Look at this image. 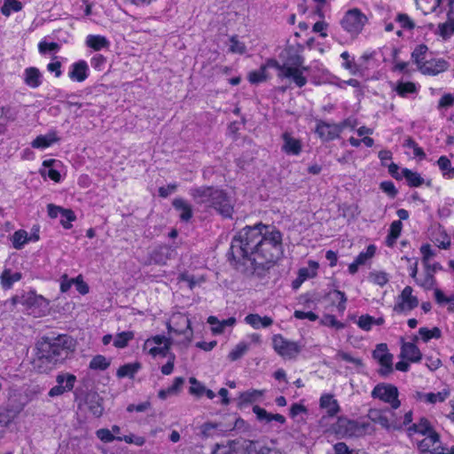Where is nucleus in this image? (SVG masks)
I'll list each match as a JSON object with an SVG mask.
<instances>
[{"label": "nucleus", "mask_w": 454, "mask_h": 454, "mask_svg": "<svg viewBox=\"0 0 454 454\" xmlns=\"http://www.w3.org/2000/svg\"><path fill=\"white\" fill-rule=\"evenodd\" d=\"M331 296V299L333 302H338L337 309L338 311L340 313H343L346 309V302H347V297L345 294L339 290H334L329 294Z\"/></svg>", "instance_id": "48"}, {"label": "nucleus", "mask_w": 454, "mask_h": 454, "mask_svg": "<svg viewBox=\"0 0 454 454\" xmlns=\"http://www.w3.org/2000/svg\"><path fill=\"white\" fill-rule=\"evenodd\" d=\"M372 356L380 364L379 373L383 377L388 376L393 372V356L388 352L387 344H378Z\"/></svg>", "instance_id": "11"}, {"label": "nucleus", "mask_w": 454, "mask_h": 454, "mask_svg": "<svg viewBox=\"0 0 454 454\" xmlns=\"http://www.w3.org/2000/svg\"><path fill=\"white\" fill-rule=\"evenodd\" d=\"M400 356L409 360L410 362L417 363L421 360L422 354L415 343L403 342Z\"/></svg>", "instance_id": "20"}, {"label": "nucleus", "mask_w": 454, "mask_h": 454, "mask_svg": "<svg viewBox=\"0 0 454 454\" xmlns=\"http://www.w3.org/2000/svg\"><path fill=\"white\" fill-rule=\"evenodd\" d=\"M74 349L75 340L67 335L43 340L37 344L36 366L41 372L51 370L69 358Z\"/></svg>", "instance_id": "1"}, {"label": "nucleus", "mask_w": 454, "mask_h": 454, "mask_svg": "<svg viewBox=\"0 0 454 454\" xmlns=\"http://www.w3.org/2000/svg\"><path fill=\"white\" fill-rule=\"evenodd\" d=\"M319 406L321 409L325 410L330 417H334L340 411V405L338 401L331 394H324L319 400Z\"/></svg>", "instance_id": "21"}, {"label": "nucleus", "mask_w": 454, "mask_h": 454, "mask_svg": "<svg viewBox=\"0 0 454 454\" xmlns=\"http://www.w3.org/2000/svg\"><path fill=\"white\" fill-rule=\"evenodd\" d=\"M109 365L110 361L101 355L94 356L90 363V368L93 370H106Z\"/></svg>", "instance_id": "51"}, {"label": "nucleus", "mask_w": 454, "mask_h": 454, "mask_svg": "<svg viewBox=\"0 0 454 454\" xmlns=\"http://www.w3.org/2000/svg\"><path fill=\"white\" fill-rule=\"evenodd\" d=\"M389 411L380 409H370L367 413L368 419L375 424H379L386 430H399L402 425L396 419L388 417Z\"/></svg>", "instance_id": "12"}, {"label": "nucleus", "mask_w": 454, "mask_h": 454, "mask_svg": "<svg viewBox=\"0 0 454 454\" xmlns=\"http://www.w3.org/2000/svg\"><path fill=\"white\" fill-rule=\"evenodd\" d=\"M174 252V249L168 246H160L152 252L151 260L156 264H166Z\"/></svg>", "instance_id": "24"}, {"label": "nucleus", "mask_w": 454, "mask_h": 454, "mask_svg": "<svg viewBox=\"0 0 454 454\" xmlns=\"http://www.w3.org/2000/svg\"><path fill=\"white\" fill-rule=\"evenodd\" d=\"M85 43L88 47L93 49L94 51H100L102 49L108 48L110 45L107 38L100 35H89L86 37Z\"/></svg>", "instance_id": "30"}, {"label": "nucleus", "mask_w": 454, "mask_h": 454, "mask_svg": "<svg viewBox=\"0 0 454 454\" xmlns=\"http://www.w3.org/2000/svg\"><path fill=\"white\" fill-rule=\"evenodd\" d=\"M59 140L55 132H50L46 135L38 136L31 143L32 147L37 149H45Z\"/></svg>", "instance_id": "31"}, {"label": "nucleus", "mask_w": 454, "mask_h": 454, "mask_svg": "<svg viewBox=\"0 0 454 454\" xmlns=\"http://www.w3.org/2000/svg\"><path fill=\"white\" fill-rule=\"evenodd\" d=\"M21 304L27 307H47L49 301L42 295L36 294L34 291H29L21 295Z\"/></svg>", "instance_id": "26"}, {"label": "nucleus", "mask_w": 454, "mask_h": 454, "mask_svg": "<svg viewBox=\"0 0 454 454\" xmlns=\"http://www.w3.org/2000/svg\"><path fill=\"white\" fill-rule=\"evenodd\" d=\"M315 132L323 141H332L340 137V127L337 123L319 121Z\"/></svg>", "instance_id": "16"}, {"label": "nucleus", "mask_w": 454, "mask_h": 454, "mask_svg": "<svg viewBox=\"0 0 454 454\" xmlns=\"http://www.w3.org/2000/svg\"><path fill=\"white\" fill-rule=\"evenodd\" d=\"M409 431L410 433H419L423 435L429 434L431 432H435L432 428L429 421L425 418L420 419V420L418 423L412 424L409 427Z\"/></svg>", "instance_id": "36"}, {"label": "nucleus", "mask_w": 454, "mask_h": 454, "mask_svg": "<svg viewBox=\"0 0 454 454\" xmlns=\"http://www.w3.org/2000/svg\"><path fill=\"white\" fill-rule=\"evenodd\" d=\"M419 335L424 342L429 341L431 339H439L442 336V332L438 327L428 329L421 327L419 330Z\"/></svg>", "instance_id": "45"}, {"label": "nucleus", "mask_w": 454, "mask_h": 454, "mask_svg": "<svg viewBox=\"0 0 454 454\" xmlns=\"http://www.w3.org/2000/svg\"><path fill=\"white\" fill-rule=\"evenodd\" d=\"M179 281L185 282L190 289L194 288L197 285L204 282L203 278H196L194 276L188 274H181L178 278Z\"/></svg>", "instance_id": "58"}, {"label": "nucleus", "mask_w": 454, "mask_h": 454, "mask_svg": "<svg viewBox=\"0 0 454 454\" xmlns=\"http://www.w3.org/2000/svg\"><path fill=\"white\" fill-rule=\"evenodd\" d=\"M244 321L254 329L268 328L273 324V319L270 317H261L259 314H248Z\"/></svg>", "instance_id": "25"}, {"label": "nucleus", "mask_w": 454, "mask_h": 454, "mask_svg": "<svg viewBox=\"0 0 454 454\" xmlns=\"http://www.w3.org/2000/svg\"><path fill=\"white\" fill-rule=\"evenodd\" d=\"M168 333L180 336L181 339L176 342L188 346L192 340L193 331L191 326L189 317L180 312L174 313L170 319L167 322Z\"/></svg>", "instance_id": "6"}, {"label": "nucleus", "mask_w": 454, "mask_h": 454, "mask_svg": "<svg viewBox=\"0 0 454 454\" xmlns=\"http://www.w3.org/2000/svg\"><path fill=\"white\" fill-rule=\"evenodd\" d=\"M395 90L400 97L405 98L409 94L417 93L418 87L412 82H398L395 85Z\"/></svg>", "instance_id": "35"}, {"label": "nucleus", "mask_w": 454, "mask_h": 454, "mask_svg": "<svg viewBox=\"0 0 454 454\" xmlns=\"http://www.w3.org/2000/svg\"><path fill=\"white\" fill-rule=\"evenodd\" d=\"M427 52L428 48L426 44L417 45L413 51L411 52V59L413 63L416 65L418 70L419 69V67H421L425 63V61L428 59Z\"/></svg>", "instance_id": "33"}, {"label": "nucleus", "mask_w": 454, "mask_h": 454, "mask_svg": "<svg viewBox=\"0 0 454 454\" xmlns=\"http://www.w3.org/2000/svg\"><path fill=\"white\" fill-rule=\"evenodd\" d=\"M269 227L268 225L258 223L253 227L247 226L239 231L231 241V253L233 258L236 260L253 258L262 240L265 228Z\"/></svg>", "instance_id": "2"}, {"label": "nucleus", "mask_w": 454, "mask_h": 454, "mask_svg": "<svg viewBox=\"0 0 454 454\" xmlns=\"http://www.w3.org/2000/svg\"><path fill=\"white\" fill-rule=\"evenodd\" d=\"M302 61L300 58L297 59L295 67L287 64L280 65L274 59H269L267 63L262 66L258 70L250 72L247 78L251 83L262 82L268 78L267 68L274 67L278 71V77L290 78L298 87L301 88L307 82L306 77L302 74V70L299 67Z\"/></svg>", "instance_id": "4"}, {"label": "nucleus", "mask_w": 454, "mask_h": 454, "mask_svg": "<svg viewBox=\"0 0 454 454\" xmlns=\"http://www.w3.org/2000/svg\"><path fill=\"white\" fill-rule=\"evenodd\" d=\"M207 323L212 325V332L215 334H221L226 327H231L236 324V318L231 317L224 320H218L216 317L210 316Z\"/></svg>", "instance_id": "27"}, {"label": "nucleus", "mask_w": 454, "mask_h": 454, "mask_svg": "<svg viewBox=\"0 0 454 454\" xmlns=\"http://www.w3.org/2000/svg\"><path fill=\"white\" fill-rule=\"evenodd\" d=\"M19 411L10 407L0 408V426H8L18 415Z\"/></svg>", "instance_id": "41"}, {"label": "nucleus", "mask_w": 454, "mask_h": 454, "mask_svg": "<svg viewBox=\"0 0 454 454\" xmlns=\"http://www.w3.org/2000/svg\"><path fill=\"white\" fill-rule=\"evenodd\" d=\"M403 176L407 180L410 186L419 187L423 184L424 178L418 173L408 168H403Z\"/></svg>", "instance_id": "40"}, {"label": "nucleus", "mask_w": 454, "mask_h": 454, "mask_svg": "<svg viewBox=\"0 0 454 454\" xmlns=\"http://www.w3.org/2000/svg\"><path fill=\"white\" fill-rule=\"evenodd\" d=\"M422 261L426 267H429V261L435 255L434 251L429 244H424L420 247Z\"/></svg>", "instance_id": "56"}, {"label": "nucleus", "mask_w": 454, "mask_h": 454, "mask_svg": "<svg viewBox=\"0 0 454 454\" xmlns=\"http://www.w3.org/2000/svg\"><path fill=\"white\" fill-rule=\"evenodd\" d=\"M89 76V66L85 60H79L70 66L68 77L77 82H84Z\"/></svg>", "instance_id": "17"}, {"label": "nucleus", "mask_w": 454, "mask_h": 454, "mask_svg": "<svg viewBox=\"0 0 454 454\" xmlns=\"http://www.w3.org/2000/svg\"><path fill=\"white\" fill-rule=\"evenodd\" d=\"M193 200L206 207H214L223 217H231L233 206L227 195L218 189L210 186H201L190 190Z\"/></svg>", "instance_id": "3"}, {"label": "nucleus", "mask_w": 454, "mask_h": 454, "mask_svg": "<svg viewBox=\"0 0 454 454\" xmlns=\"http://www.w3.org/2000/svg\"><path fill=\"white\" fill-rule=\"evenodd\" d=\"M282 151L288 155H299L302 150L301 141L293 137L290 133L285 132L282 135Z\"/></svg>", "instance_id": "18"}, {"label": "nucleus", "mask_w": 454, "mask_h": 454, "mask_svg": "<svg viewBox=\"0 0 454 454\" xmlns=\"http://www.w3.org/2000/svg\"><path fill=\"white\" fill-rule=\"evenodd\" d=\"M190 383L192 387H190V393L192 395L201 396L204 395V391H206L205 386L200 384L195 378H190Z\"/></svg>", "instance_id": "63"}, {"label": "nucleus", "mask_w": 454, "mask_h": 454, "mask_svg": "<svg viewBox=\"0 0 454 454\" xmlns=\"http://www.w3.org/2000/svg\"><path fill=\"white\" fill-rule=\"evenodd\" d=\"M139 369H140L139 363L126 364L118 369L116 374L119 378H124V377L133 378L134 375L137 372V371Z\"/></svg>", "instance_id": "43"}, {"label": "nucleus", "mask_w": 454, "mask_h": 454, "mask_svg": "<svg viewBox=\"0 0 454 454\" xmlns=\"http://www.w3.org/2000/svg\"><path fill=\"white\" fill-rule=\"evenodd\" d=\"M61 219L60 223L63 226V228L68 230L72 227V222L75 221L76 216L73 210L63 208L62 214H61Z\"/></svg>", "instance_id": "52"}, {"label": "nucleus", "mask_w": 454, "mask_h": 454, "mask_svg": "<svg viewBox=\"0 0 454 454\" xmlns=\"http://www.w3.org/2000/svg\"><path fill=\"white\" fill-rule=\"evenodd\" d=\"M253 411L256 416V419L264 423H270L271 421H276L279 424H284L286 422V418L281 414H272L268 412L265 409L254 405L253 407Z\"/></svg>", "instance_id": "23"}, {"label": "nucleus", "mask_w": 454, "mask_h": 454, "mask_svg": "<svg viewBox=\"0 0 454 454\" xmlns=\"http://www.w3.org/2000/svg\"><path fill=\"white\" fill-rule=\"evenodd\" d=\"M30 239L31 238H28L27 232L24 230L15 231L11 239L15 249H21Z\"/></svg>", "instance_id": "39"}, {"label": "nucleus", "mask_w": 454, "mask_h": 454, "mask_svg": "<svg viewBox=\"0 0 454 454\" xmlns=\"http://www.w3.org/2000/svg\"><path fill=\"white\" fill-rule=\"evenodd\" d=\"M450 68V63L442 58H430L419 67V71L424 75L436 76Z\"/></svg>", "instance_id": "13"}, {"label": "nucleus", "mask_w": 454, "mask_h": 454, "mask_svg": "<svg viewBox=\"0 0 454 454\" xmlns=\"http://www.w3.org/2000/svg\"><path fill=\"white\" fill-rule=\"evenodd\" d=\"M173 207L179 212V216L183 221H189L192 216V207L183 199H175Z\"/></svg>", "instance_id": "32"}, {"label": "nucleus", "mask_w": 454, "mask_h": 454, "mask_svg": "<svg viewBox=\"0 0 454 454\" xmlns=\"http://www.w3.org/2000/svg\"><path fill=\"white\" fill-rule=\"evenodd\" d=\"M450 395L448 388H443L438 393H427L423 395L424 400L429 403L444 402Z\"/></svg>", "instance_id": "38"}, {"label": "nucleus", "mask_w": 454, "mask_h": 454, "mask_svg": "<svg viewBox=\"0 0 454 454\" xmlns=\"http://www.w3.org/2000/svg\"><path fill=\"white\" fill-rule=\"evenodd\" d=\"M20 273L16 272L14 274H12L10 270H5L3 271L1 275V284L4 288L10 289L13 283L20 280Z\"/></svg>", "instance_id": "42"}, {"label": "nucleus", "mask_w": 454, "mask_h": 454, "mask_svg": "<svg viewBox=\"0 0 454 454\" xmlns=\"http://www.w3.org/2000/svg\"><path fill=\"white\" fill-rule=\"evenodd\" d=\"M373 325L374 317L369 315L361 316L357 321V325L364 331H370Z\"/></svg>", "instance_id": "61"}, {"label": "nucleus", "mask_w": 454, "mask_h": 454, "mask_svg": "<svg viewBox=\"0 0 454 454\" xmlns=\"http://www.w3.org/2000/svg\"><path fill=\"white\" fill-rule=\"evenodd\" d=\"M249 349V344L245 341L239 342L228 354V358L231 361H237L243 356Z\"/></svg>", "instance_id": "44"}, {"label": "nucleus", "mask_w": 454, "mask_h": 454, "mask_svg": "<svg viewBox=\"0 0 454 454\" xmlns=\"http://www.w3.org/2000/svg\"><path fill=\"white\" fill-rule=\"evenodd\" d=\"M282 254V234L275 227L265 228L262 240L251 260L260 264L278 260Z\"/></svg>", "instance_id": "5"}, {"label": "nucleus", "mask_w": 454, "mask_h": 454, "mask_svg": "<svg viewBox=\"0 0 454 454\" xmlns=\"http://www.w3.org/2000/svg\"><path fill=\"white\" fill-rule=\"evenodd\" d=\"M134 338V333L132 332H122L116 335L114 345L118 348H125L129 341Z\"/></svg>", "instance_id": "49"}, {"label": "nucleus", "mask_w": 454, "mask_h": 454, "mask_svg": "<svg viewBox=\"0 0 454 454\" xmlns=\"http://www.w3.org/2000/svg\"><path fill=\"white\" fill-rule=\"evenodd\" d=\"M265 394V390L262 389H248L241 392L238 398L239 406H247L260 401Z\"/></svg>", "instance_id": "22"}, {"label": "nucleus", "mask_w": 454, "mask_h": 454, "mask_svg": "<svg viewBox=\"0 0 454 454\" xmlns=\"http://www.w3.org/2000/svg\"><path fill=\"white\" fill-rule=\"evenodd\" d=\"M229 50L232 53L243 54L246 51V45L239 42L237 36H231L230 39Z\"/></svg>", "instance_id": "59"}, {"label": "nucleus", "mask_w": 454, "mask_h": 454, "mask_svg": "<svg viewBox=\"0 0 454 454\" xmlns=\"http://www.w3.org/2000/svg\"><path fill=\"white\" fill-rule=\"evenodd\" d=\"M171 345H168V343L165 344V346H150L149 348V354L153 356H167L168 354V351L170 349Z\"/></svg>", "instance_id": "62"}, {"label": "nucleus", "mask_w": 454, "mask_h": 454, "mask_svg": "<svg viewBox=\"0 0 454 454\" xmlns=\"http://www.w3.org/2000/svg\"><path fill=\"white\" fill-rule=\"evenodd\" d=\"M440 445L439 434L436 432H431L419 442V449L424 454H432L435 449H443Z\"/></svg>", "instance_id": "19"}, {"label": "nucleus", "mask_w": 454, "mask_h": 454, "mask_svg": "<svg viewBox=\"0 0 454 454\" xmlns=\"http://www.w3.org/2000/svg\"><path fill=\"white\" fill-rule=\"evenodd\" d=\"M437 165L441 171L442 172L443 176L447 178L454 177V168L451 167V162L446 156H441L437 160Z\"/></svg>", "instance_id": "46"}, {"label": "nucleus", "mask_w": 454, "mask_h": 454, "mask_svg": "<svg viewBox=\"0 0 454 454\" xmlns=\"http://www.w3.org/2000/svg\"><path fill=\"white\" fill-rule=\"evenodd\" d=\"M22 9V4L17 0H4L1 7V12L5 17H9L12 12H19Z\"/></svg>", "instance_id": "47"}, {"label": "nucleus", "mask_w": 454, "mask_h": 454, "mask_svg": "<svg viewBox=\"0 0 454 454\" xmlns=\"http://www.w3.org/2000/svg\"><path fill=\"white\" fill-rule=\"evenodd\" d=\"M24 82L30 88L35 89L42 83V74L36 67H27L24 71Z\"/></svg>", "instance_id": "28"}, {"label": "nucleus", "mask_w": 454, "mask_h": 454, "mask_svg": "<svg viewBox=\"0 0 454 454\" xmlns=\"http://www.w3.org/2000/svg\"><path fill=\"white\" fill-rule=\"evenodd\" d=\"M372 396L390 405L394 410L401 406L398 388L389 383H380L372 391Z\"/></svg>", "instance_id": "9"}, {"label": "nucleus", "mask_w": 454, "mask_h": 454, "mask_svg": "<svg viewBox=\"0 0 454 454\" xmlns=\"http://www.w3.org/2000/svg\"><path fill=\"white\" fill-rule=\"evenodd\" d=\"M375 250V247L370 245L365 252H361L355 259L356 261V263H359L360 265L364 264L367 260L371 259L374 255Z\"/></svg>", "instance_id": "60"}, {"label": "nucleus", "mask_w": 454, "mask_h": 454, "mask_svg": "<svg viewBox=\"0 0 454 454\" xmlns=\"http://www.w3.org/2000/svg\"><path fill=\"white\" fill-rule=\"evenodd\" d=\"M395 20L404 29L411 30L415 27V23L413 20L405 13L397 14Z\"/></svg>", "instance_id": "57"}, {"label": "nucleus", "mask_w": 454, "mask_h": 454, "mask_svg": "<svg viewBox=\"0 0 454 454\" xmlns=\"http://www.w3.org/2000/svg\"><path fill=\"white\" fill-rule=\"evenodd\" d=\"M56 381L58 385L51 387L49 391V395L51 397L72 390L76 381V377L71 373H60L57 376Z\"/></svg>", "instance_id": "15"}, {"label": "nucleus", "mask_w": 454, "mask_h": 454, "mask_svg": "<svg viewBox=\"0 0 454 454\" xmlns=\"http://www.w3.org/2000/svg\"><path fill=\"white\" fill-rule=\"evenodd\" d=\"M344 428L348 435L354 437H361L374 432L373 426L364 420H346Z\"/></svg>", "instance_id": "14"}, {"label": "nucleus", "mask_w": 454, "mask_h": 454, "mask_svg": "<svg viewBox=\"0 0 454 454\" xmlns=\"http://www.w3.org/2000/svg\"><path fill=\"white\" fill-rule=\"evenodd\" d=\"M97 436L104 442H111L116 440V437L109 429L101 428L96 432Z\"/></svg>", "instance_id": "64"}, {"label": "nucleus", "mask_w": 454, "mask_h": 454, "mask_svg": "<svg viewBox=\"0 0 454 454\" xmlns=\"http://www.w3.org/2000/svg\"><path fill=\"white\" fill-rule=\"evenodd\" d=\"M419 299L413 294V289L410 286H405L395 298L394 311L398 314H408L419 306Z\"/></svg>", "instance_id": "10"}, {"label": "nucleus", "mask_w": 454, "mask_h": 454, "mask_svg": "<svg viewBox=\"0 0 454 454\" xmlns=\"http://www.w3.org/2000/svg\"><path fill=\"white\" fill-rule=\"evenodd\" d=\"M404 146L412 150L414 157H419L420 159L425 158L426 154L423 149L419 147L412 138L408 137L404 142Z\"/></svg>", "instance_id": "55"}, {"label": "nucleus", "mask_w": 454, "mask_h": 454, "mask_svg": "<svg viewBox=\"0 0 454 454\" xmlns=\"http://www.w3.org/2000/svg\"><path fill=\"white\" fill-rule=\"evenodd\" d=\"M166 343H168V345H172L173 336L170 335L169 337H165L162 335H155V336L152 337L151 339L146 340V341L145 343V347L149 348L153 344H154L156 346H160V345L165 346Z\"/></svg>", "instance_id": "50"}, {"label": "nucleus", "mask_w": 454, "mask_h": 454, "mask_svg": "<svg viewBox=\"0 0 454 454\" xmlns=\"http://www.w3.org/2000/svg\"><path fill=\"white\" fill-rule=\"evenodd\" d=\"M272 347L275 352L287 360H294L302 349L298 342L289 340L281 334H275L272 337Z\"/></svg>", "instance_id": "8"}, {"label": "nucleus", "mask_w": 454, "mask_h": 454, "mask_svg": "<svg viewBox=\"0 0 454 454\" xmlns=\"http://www.w3.org/2000/svg\"><path fill=\"white\" fill-rule=\"evenodd\" d=\"M213 454H246L244 448L238 442L217 445Z\"/></svg>", "instance_id": "34"}, {"label": "nucleus", "mask_w": 454, "mask_h": 454, "mask_svg": "<svg viewBox=\"0 0 454 454\" xmlns=\"http://www.w3.org/2000/svg\"><path fill=\"white\" fill-rule=\"evenodd\" d=\"M443 40L449 39L454 34V19L449 17V20L438 25L435 32Z\"/></svg>", "instance_id": "37"}, {"label": "nucleus", "mask_w": 454, "mask_h": 454, "mask_svg": "<svg viewBox=\"0 0 454 454\" xmlns=\"http://www.w3.org/2000/svg\"><path fill=\"white\" fill-rule=\"evenodd\" d=\"M368 22L367 16L358 8L348 10L340 20L341 27L351 36H357Z\"/></svg>", "instance_id": "7"}, {"label": "nucleus", "mask_w": 454, "mask_h": 454, "mask_svg": "<svg viewBox=\"0 0 454 454\" xmlns=\"http://www.w3.org/2000/svg\"><path fill=\"white\" fill-rule=\"evenodd\" d=\"M86 405L93 416L99 418L103 414L102 399L97 394H90L86 396Z\"/></svg>", "instance_id": "29"}, {"label": "nucleus", "mask_w": 454, "mask_h": 454, "mask_svg": "<svg viewBox=\"0 0 454 454\" xmlns=\"http://www.w3.org/2000/svg\"><path fill=\"white\" fill-rule=\"evenodd\" d=\"M320 324L336 329H343L345 327L343 323L338 321L334 316L330 314L325 315L320 320Z\"/></svg>", "instance_id": "54"}, {"label": "nucleus", "mask_w": 454, "mask_h": 454, "mask_svg": "<svg viewBox=\"0 0 454 454\" xmlns=\"http://www.w3.org/2000/svg\"><path fill=\"white\" fill-rule=\"evenodd\" d=\"M369 279L372 283H374L375 285H378L380 286H385L389 280L387 274L383 271L371 272L369 275Z\"/></svg>", "instance_id": "53"}]
</instances>
